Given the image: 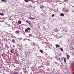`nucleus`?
Listing matches in <instances>:
<instances>
[{"label":"nucleus","mask_w":74,"mask_h":74,"mask_svg":"<svg viewBox=\"0 0 74 74\" xmlns=\"http://www.w3.org/2000/svg\"><path fill=\"white\" fill-rule=\"evenodd\" d=\"M28 30H31V29H30V28L29 27H27V29H25V32L26 33H28Z\"/></svg>","instance_id":"1"},{"label":"nucleus","mask_w":74,"mask_h":74,"mask_svg":"<svg viewBox=\"0 0 74 74\" xmlns=\"http://www.w3.org/2000/svg\"><path fill=\"white\" fill-rule=\"evenodd\" d=\"M29 19H32V20H35V18L32 17H29Z\"/></svg>","instance_id":"2"},{"label":"nucleus","mask_w":74,"mask_h":74,"mask_svg":"<svg viewBox=\"0 0 74 74\" xmlns=\"http://www.w3.org/2000/svg\"><path fill=\"white\" fill-rule=\"evenodd\" d=\"M40 8L41 9H42V8H44V6L43 5H41L40 7Z\"/></svg>","instance_id":"3"},{"label":"nucleus","mask_w":74,"mask_h":74,"mask_svg":"<svg viewBox=\"0 0 74 74\" xmlns=\"http://www.w3.org/2000/svg\"><path fill=\"white\" fill-rule=\"evenodd\" d=\"M15 32H16V33H18V34H19L20 31L19 30H17V31H16Z\"/></svg>","instance_id":"4"},{"label":"nucleus","mask_w":74,"mask_h":74,"mask_svg":"<svg viewBox=\"0 0 74 74\" xmlns=\"http://www.w3.org/2000/svg\"><path fill=\"white\" fill-rule=\"evenodd\" d=\"M12 41L13 43H15V40L14 39H12Z\"/></svg>","instance_id":"5"},{"label":"nucleus","mask_w":74,"mask_h":74,"mask_svg":"<svg viewBox=\"0 0 74 74\" xmlns=\"http://www.w3.org/2000/svg\"><path fill=\"white\" fill-rule=\"evenodd\" d=\"M60 15L61 16H64V14L63 13H61L60 14Z\"/></svg>","instance_id":"6"},{"label":"nucleus","mask_w":74,"mask_h":74,"mask_svg":"<svg viewBox=\"0 0 74 74\" xmlns=\"http://www.w3.org/2000/svg\"><path fill=\"white\" fill-rule=\"evenodd\" d=\"M67 59H69V58H70V56L69 55H67Z\"/></svg>","instance_id":"7"},{"label":"nucleus","mask_w":74,"mask_h":74,"mask_svg":"<svg viewBox=\"0 0 74 74\" xmlns=\"http://www.w3.org/2000/svg\"><path fill=\"white\" fill-rule=\"evenodd\" d=\"M0 15H1L2 16H3V15H4V14L1 13H0Z\"/></svg>","instance_id":"8"},{"label":"nucleus","mask_w":74,"mask_h":74,"mask_svg":"<svg viewBox=\"0 0 74 74\" xmlns=\"http://www.w3.org/2000/svg\"><path fill=\"white\" fill-rule=\"evenodd\" d=\"M56 47H57V48H58V47H59V45H56Z\"/></svg>","instance_id":"9"},{"label":"nucleus","mask_w":74,"mask_h":74,"mask_svg":"<svg viewBox=\"0 0 74 74\" xmlns=\"http://www.w3.org/2000/svg\"><path fill=\"white\" fill-rule=\"evenodd\" d=\"M73 65H74V64H71V68L72 69H73Z\"/></svg>","instance_id":"10"},{"label":"nucleus","mask_w":74,"mask_h":74,"mask_svg":"<svg viewBox=\"0 0 74 74\" xmlns=\"http://www.w3.org/2000/svg\"><path fill=\"white\" fill-rule=\"evenodd\" d=\"M60 51H62V52H63V49L62 48H60Z\"/></svg>","instance_id":"11"},{"label":"nucleus","mask_w":74,"mask_h":74,"mask_svg":"<svg viewBox=\"0 0 74 74\" xmlns=\"http://www.w3.org/2000/svg\"><path fill=\"white\" fill-rule=\"evenodd\" d=\"M40 52H41V53H43V52H43V51H42V50H40Z\"/></svg>","instance_id":"12"},{"label":"nucleus","mask_w":74,"mask_h":74,"mask_svg":"<svg viewBox=\"0 0 74 74\" xmlns=\"http://www.w3.org/2000/svg\"><path fill=\"white\" fill-rule=\"evenodd\" d=\"M10 51L11 53H13V52L12 51V50H10Z\"/></svg>","instance_id":"13"},{"label":"nucleus","mask_w":74,"mask_h":74,"mask_svg":"<svg viewBox=\"0 0 74 74\" xmlns=\"http://www.w3.org/2000/svg\"><path fill=\"white\" fill-rule=\"evenodd\" d=\"M2 1H3V2H6V0H1Z\"/></svg>","instance_id":"14"},{"label":"nucleus","mask_w":74,"mask_h":74,"mask_svg":"<svg viewBox=\"0 0 74 74\" xmlns=\"http://www.w3.org/2000/svg\"><path fill=\"white\" fill-rule=\"evenodd\" d=\"M18 23L19 24H21V21H18Z\"/></svg>","instance_id":"15"},{"label":"nucleus","mask_w":74,"mask_h":74,"mask_svg":"<svg viewBox=\"0 0 74 74\" xmlns=\"http://www.w3.org/2000/svg\"><path fill=\"white\" fill-rule=\"evenodd\" d=\"M19 48L20 49H22V45H20L19 46Z\"/></svg>","instance_id":"16"},{"label":"nucleus","mask_w":74,"mask_h":74,"mask_svg":"<svg viewBox=\"0 0 74 74\" xmlns=\"http://www.w3.org/2000/svg\"><path fill=\"white\" fill-rule=\"evenodd\" d=\"M25 1H26V2H29L28 0H25Z\"/></svg>","instance_id":"17"},{"label":"nucleus","mask_w":74,"mask_h":74,"mask_svg":"<svg viewBox=\"0 0 74 74\" xmlns=\"http://www.w3.org/2000/svg\"><path fill=\"white\" fill-rule=\"evenodd\" d=\"M69 10H67L66 11V12H69Z\"/></svg>","instance_id":"18"},{"label":"nucleus","mask_w":74,"mask_h":74,"mask_svg":"<svg viewBox=\"0 0 74 74\" xmlns=\"http://www.w3.org/2000/svg\"><path fill=\"white\" fill-rule=\"evenodd\" d=\"M55 16V14H52L51 16L52 17H53V16Z\"/></svg>","instance_id":"19"},{"label":"nucleus","mask_w":74,"mask_h":74,"mask_svg":"<svg viewBox=\"0 0 74 74\" xmlns=\"http://www.w3.org/2000/svg\"><path fill=\"white\" fill-rule=\"evenodd\" d=\"M26 22H27L28 23H29H29H30V22H29L27 21H26Z\"/></svg>","instance_id":"20"},{"label":"nucleus","mask_w":74,"mask_h":74,"mask_svg":"<svg viewBox=\"0 0 74 74\" xmlns=\"http://www.w3.org/2000/svg\"><path fill=\"white\" fill-rule=\"evenodd\" d=\"M33 1V0H28V1Z\"/></svg>","instance_id":"21"},{"label":"nucleus","mask_w":74,"mask_h":74,"mask_svg":"<svg viewBox=\"0 0 74 74\" xmlns=\"http://www.w3.org/2000/svg\"><path fill=\"white\" fill-rule=\"evenodd\" d=\"M29 24L30 25V26H32V25H31L30 24V23H29Z\"/></svg>","instance_id":"22"},{"label":"nucleus","mask_w":74,"mask_h":74,"mask_svg":"<svg viewBox=\"0 0 74 74\" xmlns=\"http://www.w3.org/2000/svg\"><path fill=\"white\" fill-rule=\"evenodd\" d=\"M64 62H65V58H64Z\"/></svg>","instance_id":"23"},{"label":"nucleus","mask_w":74,"mask_h":74,"mask_svg":"<svg viewBox=\"0 0 74 74\" xmlns=\"http://www.w3.org/2000/svg\"><path fill=\"white\" fill-rule=\"evenodd\" d=\"M66 60L65 59V63H66Z\"/></svg>","instance_id":"24"},{"label":"nucleus","mask_w":74,"mask_h":74,"mask_svg":"<svg viewBox=\"0 0 74 74\" xmlns=\"http://www.w3.org/2000/svg\"><path fill=\"white\" fill-rule=\"evenodd\" d=\"M13 47H15V46H13Z\"/></svg>","instance_id":"25"},{"label":"nucleus","mask_w":74,"mask_h":74,"mask_svg":"<svg viewBox=\"0 0 74 74\" xmlns=\"http://www.w3.org/2000/svg\"><path fill=\"white\" fill-rule=\"evenodd\" d=\"M72 49H73L74 48L73 47H72Z\"/></svg>","instance_id":"26"},{"label":"nucleus","mask_w":74,"mask_h":74,"mask_svg":"<svg viewBox=\"0 0 74 74\" xmlns=\"http://www.w3.org/2000/svg\"><path fill=\"white\" fill-rule=\"evenodd\" d=\"M14 67H15V66H14Z\"/></svg>","instance_id":"27"},{"label":"nucleus","mask_w":74,"mask_h":74,"mask_svg":"<svg viewBox=\"0 0 74 74\" xmlns=\"http://www.w3.org/2000/svg\"><path fill=\"white\" fill-rule=\"evenodd\" d=\"M59 60L60 59V58H59Z\"/></svg>","instance_id":"28"},{"label":"nucleus","mask_w":74,"mask_h":74,"mask_svg":"<svg viewBox=\"0 0 74 74\" xmlns=\"http://www.w3.org/2000/svg\"><path fill=\"white\" fill-rule=\"evenodd\" d=\"M21 74H22V73H21Z\"/></svg>","instance_id":"29"}]
</instances>
